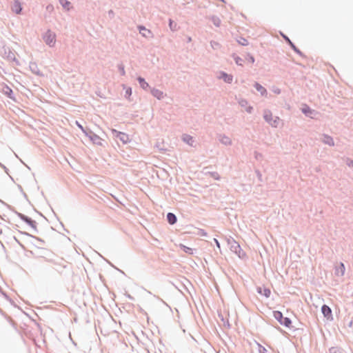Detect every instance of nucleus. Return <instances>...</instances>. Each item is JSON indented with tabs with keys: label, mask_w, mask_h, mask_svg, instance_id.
I'll return each mask as SVG.
<instances>
[{
	"label": "nucleus",
	"mask_w": 353,
	"mask_h": 353,
	"mask_svg": "<svg viewBox=\"0 0 353 353\" xmlns=\"http://www.w3.org/2000/svg\"><path fill=\"white\" fill-rule=\"evenodd\" d=\"M30 254L34 259H41L45 262L49 263L54 266V269L57 271H60L61 269H64L66 268V265L64 264L63 260L61 259H55L49 256L48 252L45 249L40 250L39 248L38 252L30 251Z\"/></svg>",
	"instance_id": "obj_1"
},
{
	"label": "nucleus",
	"mask_w": 353,
	"mask_h": 353,
	"mask_svg": "<svg viewBox=\"0 0 353 353\" xmlns=\"http://www.w3.org/2000/svg\"><path fill=\"white\" fill-rule=\"evenodd\" d=\"M273 316L281 325L286 327H290L292 324L291 319L288 317H284L281 312L278 310L274 311Z\"/></svg>",
	"instance_id": "obj_2"
},
{
	"label": "nucleus",
	"mask_w": 353,
	"mask_h": 353,
	"mask_svg": "<svg viewBox=\"0 0 353 353\" xmlns=\"http://www.w3.org/2000/svg\"><path fill=\"white\" fill-rule=\"evenodd\" d=\"M15 214L17 215V216L21 220H22L26 223H27L28 225H30L32 228L34 232H38V230L37 228V222L35 221L32 220L31 218L28 217V216H26L22 213L18 212L17 211H15Z\"/></svg>",
	"instance_id": "obj_3"
},
{
	"label": "nucleus",
	"mask_w": 353,
	"mask_h": 353,
	"mask_svg": "<svg viewBox=\"0 0 353 353\" xmlns=\"http://www.w3.org/2000/svg\"><path fill=\"white\" fill-rule=\"evenodd\" d=\"M263 118L265 121L273 127H276L279 121L278 117L273 118L272 113L269 110H265L263 113Z\"/></svg>",
	"instance_id": "obj_4"
},
{
	"label": "nucleus",
	"mask_w": 353,
	"mask_h": 353,
	"mask_svg": "<svg viewBox=\"0 0 353 353\" xmlns=\"http://www.w3.org/2000/svg\"><path fill=\"white\" fill-rule=\"evenodd\" d=\"M45 43L50 47H53L56 42V34L50 30H48L43 36Z\"/></svg>",
	"instance_id": "obj_5"
},
{
	"label": "nucleus",
	"mask_w": 353,
	"mask_h": 353,
	"mask_svg": "<svg viewBox=\"0 0 353 353\" xmlns=\"http://www.w3.org/2000/svg\"><path fill=\"white\" fill-rule=\"evenodd\" d=\"M3 57L8 61L14 62L17 65H20L19 61L16 59L14 52L9 48H3Z\"/></svg>",
	"instance_id": "obj_6"
},
{
	"label": "nucleus",
	"mask_w": 353,
	"mask_h": 353,
	"mask_svg": "<svg viewBox=\"0 0 353 353\" xmlns=\"http://www.w3.org/2000/svg\"><path fill=\"white\" fill-rule=\"evenodd\" d=\"M85 135L88 137L90 140L97 145H102L103 141H104L99 136L94 133L91 130L90 131L85 132Z\"/></svg>",
	"instance_id": "obj_7"
},
{
	"label": "nucleus",
	"mask_w": 353,
	"mask_h": 353,
	"mask_svg": "<svg viewBox=\"0 0 353 353\" xmlns=\"http://www.w3.org/2000/svg\"><path fill=\"white\" fill-rule=\"evenodd\" d=\"M112 134L117 139H119L123 143L125 144L130 141L128 134L117 131V130H112Z\"/></svg>",
	"instance_id": "obj_8"
},
{
	"label": "nucleus",
	"mask_w": 353,
	"mask_h": 353,
	"mask_svg": "<svg viewBox=\"0 0 353 353\" xmlns=\"http://www.w3.org/2000/svg\"><path fill=\"white\" fill-rule=\"evenodd\" d=\"M282 37L285 39V41L289 44L291 48L299 56L302 57H305L303 53L294 45V43L290 39V38L284 34L283 33H281Z\"/></svg>",
	"instance_id": "obj_9"
},
{
	"label": "nucleus",
	"mask_w": 353,
	"mask_h": 353,
	"mask_svg": "<svg viewBox=\"0 0 353 353\" xmlns=\"http://www.w3.org/2000/svg\"><path fill=\"white\" fill-rule=\"evenodd\" d=\"M228 245H230V249L232 252L236 254V252H239L241 251L240 245L233 239H228Z\"/></svg>",
	"instance_id": "obj_10"
},
{
	"label": "nucleus",
	"mask_w": 353,
	"mask_h": 353,
	"mask_svg": "<svg viewBox=\"0 0 353 353\" xmlns=\"http://www.w3.org/2000/svg\"><path fill=\"white\" fill-rule=\"evenodd\" d=\"M321 312L327 320L332 319V310L327 305L324 304L322 305Z\"/></svg>",
	"instance_id": "obj_11"
},
{
	"label": "nucleus",
	"mask_w": 353,
	"mask_h": 353,
	"mask_svg": "<svg viewBox=\"0 0 353 353\" xmlns=\"http://www.w3.org/2000/svg\"><path fill=\"white\" fill-rule=\"evenodd\" d=\"M29 68L33 74H35L39 77H44L43 73L40 71L37 64L35 62H30L29 64Z\"/></svg>",
	"instance_id": "obj_12"
},
{
	"label": "nucleus",
	"mask_w": 353,
	"mask_h": 353,
	"mask_svg": "<svg viewBox=\"0 0 353 353\" xmlns=\"http://www.w3.org/2000/svg\"><path fill=\"white\" fill-rule=\"evenodd\" d=\"M139 28V33L144 37L145 38H151L153 37V34L152 32L147 29L145 26H139L138 27Z\"/></svg>",
	"instance_id": "obj_13"
},
{
	"label": "nucleus",
	"mask_w": 353,
	"mask_h": 353,
	"mask_svg": "<svg viewBox=\"0 0 353 353\" xmlns=\"http://www.w3.org/2000/svg\"><path fill=\"white\" fill-rule=\"evenodd\" d=\"M219 79H221L224 82L227 83H231L233 80V76L232 74H228L224 71H221L219 72Z\"/></svg>",
	"instance_id": "obj_14"
},
{
	"label": "nucleus",
	"mask_w": 353,
	"mask_h": 353,
	"mask_svg": "<svg viewBox=\"0 0 353 353\" xmlns=\"http://www.w3.org/2000/svg\"><path fill=\"white\" fill-rule=\"evenodd\" d=\"M345 268L343 263L340 262L338 265L335 266L334 273L336 276H343L345 273Z\"/></svg>",
	"instance_id": "obj_15"
},
{
	"label": "nucleus",
	"mask_w": 353,
	"mask_h": 353,
	"mask_svg": "<svg viewBox=\"0 0 353 353\" xmlns=\"http://www.w3.org/2000/svg\"><path fill=\"white\" fill-rule=\"evenodd\" d=\"M219 141L225 145H230L232 144V140L228 136L224 134H219Z\"/></svg>",
	"instance_id": "obj_16"
},
{
	"label": "nucleus",
	"mask_w": 353,
	"mask_h": 353,
	"mask_svg": "<svg viewBox=\"0 0 353 353\" xmlns=\"http://www.w3.org/2000/svg\"><path fill=\"white\" fill-rule=\"evenodd\" d=\"M3 93L6 95L9 99L14 100V95L12 90L7 85H3L2 88Z\"/></svg>",
	"instance_id": "obj_17"
},
{
	"label": "nucleus",
	"mask_w": 353,
	"mask_h": 353,
	"mask_svg": "<svg viewBox=\"0 0 353 353\" xmlns=\"http://www.w3.org/2000/svg\"><path fill=\"white\" fill-rule=\"evenodd\" d=\"M256 292L266 298H269L271 294L270 290L267 288L257 287Z\"/></svg>",
	"instance_id": "obj_18"
},
{
	"label": "nucleus",
	"mask_w": 353,
	"mask_h": 353,
	"mask_svg": "<svg viewBox=\"0 0 353 353\" xmlns=\"http://www.w3.org/2000/svg\"><path fill=\"white\" fill-rule=\"evenodd\" d=\"M150 92L153 97H156L159 100L162 99L164 97L163 92L159 89L152 88Z\"/></svg>",
	"instance_id": "obj_19"
},
{
	"label": "nucleus",
	"mask_w": 353,
	"mask_h": 353,
	"mask_svg": "<svg viewBox=\"0 0 353 353\" xmlns=\"http://www.w3.org/2000/svg\"><path fill=\"white\" fill-rule=\"evenodd\" d=\"M254 88L261 93L262 96H266L268 94L267 90L260 83L255 82L254 84Z\"/></svg>",
	"instance_id": "obj_20"
},
{
	"label": "nucleus",
	"mask_w": 353,
	"mask_h": 353,
	"mask_svg": "<svg viewBox=\"0 0 353 353\" xmlns=\"http://www.w3.org/2000/svg\"><path fill=\"white\" fill-rule=\"evenodd\" d=\"M301 112L306 116L312 118V114L314 112V110H312L307 105H304L301 109Z\"/></svg>",
	"instance_id": "obj_21"
},
{
	"label": "nucleus",
	"mask_w": 353,
	"mask_h": 353,
	"mask_svg": "<svg viewBox=\"0 0 353 353\" xmlns=\"http://www.w3.org/2000/svg\"><path fill=\"white\" fill-rule=\"evenodd\" d=\"M167 221L170 225H174L177 221L176 216L172 212H168L166 216Z\"/></svg>",
	"instance_id": "obj_22"
},
{
	"label": "nucleus",
	"mask_w": 353,
	"mask_h": 353,
	"mask_svg": "<svg viewBox=\"0 0 353 353\" xmlns=\"http://www.w3.org/2000/svg\"><path fill=\"white\" fill-rule=\"evenodd\" d=\"M182 139L185 143H186L187 144H188L190 146H192L194 143L193 137L187 134H183Z\"/></svg>",
	"instance_id": "obj_23"
},
{
	"label": "nucleus",
	"mask_w": 353,
	"mask_h": 353,
	"mask_svg": "<svg viewBox=\"0 0 353 353\" xmlns=\"http://www.w3.org/2000/svg\"><path fill=\"white\" fill-rule=\"evenodd\" d=\"M322 141L330 146H333L334 145V140L332 137L327 134H323V138L322 139Z\"/></svg>",
	"instance_id": "obj_24"
},
{
	"label": "nucleus",
	"mask_w": 353,
	"mask_h": 353,
	"mask_svg": "<svg viewBox=\"0 0 353 353\" xmlns=\"http://www.w3.org/2000/svg\"><path fill=\"white\" fill-rule=\"evenodd\" d=\"M137 81H139V83L142 89L144 90H146L148 88H150V85L148 82L145 80L144 78L141 77H139L137 78Z\"/></svg>",
	"instance_id": "obj_25"
},
{
	"label": "nucleus",
	"mask_w": 353,
	"mask_h": 353,
	"mask_svg": "<svg viewBox=\"0 0 353 353\" xmlns=\"http://www.w3.org/2000/svg\"><path fill=\"white\" fill-rule=\"evenodd\" d=\"M12 9V11L14 12H15L16 14H20L22 10V8H21L20 2L19 1H15Z\"/></svg>",
	"instance_id": "obj_26"
},
{
	"label": "nucleus",
	"mask_w": 353,
	"mask_h": 353,
	"mask_svg": "<svg viewBox=\"0 0 353 353\" xmlns=\"http://www.w3.org/2000/svg\"><path fill=\"white\" fill-rule=\"evenodd\" d=\"M181 249L184 251L185 253L189 254H194V249L189 248L185 245L180 244Z\"/></svg>",
	"instance_id": "obj_27"
},
{
	"label": "nucleus",
	"mask_w": 353,
	"mask_h": 353,
	"mask_svg": "<svg viewBox=\"0 0 353 353\" xmlns=\"http://www.w3.org/2000/svg\"><path fill=\"white\" fill-rule=\"evenodd\" d=\"M20 233L23 234V235L30 236V237L35 239L37 241L41 243V244H44L45 243V241L43 239H40L39 237H37L35 236H33V235H32V234H29V233H28L26 232H20Z\"/></svg>",
	"instance_id": "obj_28"
},
{
	"label": "nucleus",
	"mask_w": 353,
	"mask_h": 353,
	"mask_svg": "<svg viewBox=\"0 0 353 353\" xmlns=\"http://www.w3.org/2000/svg\"><path fill=\"white\" fill-rule=\"evenodd\" d=\"M59 3L66 10H70V2L68 0H59Z\"/></svg>",
	"instance_id": "obj_29"
},
{
	"label": "nucleus",
	"mask_w": 353,
	"mask_h": 353,
	"mask_svg": "<svg viewBox=\"0 0 353 353\" xmlns=\"http://www.w3.org/2000/svg\"><path fill=\"white\" fill-rule=\"evenodd\" d=\"M211 21L216 27H219L221 25V19L216 16H212Z\"/></svg>",
	"instance_id": "obj_30"
},
{
	"label": "nucleus",
	"mask_w": 353,
	"mask_h": 353,
	"mask_svg": "<svg viewBox=\"0 0 353 353\" xmlns=\"http://www.w3.org/2000/svg\"><path fill=\"white\" fill-rule=\"evenodd\" d=\"M232 57H233V59H234V61H235V63H236V65H241V66H242V65H243V63H243V59H242L240 57L237 56V55H236V54H233L232 55Z\"/></svg>",
	"instance_id": "obj_31"
},
{
	"label": "nucleus",
	"mask_w": 353,
	"mask_h": 353,
	"mask_svg": "<svg viewBox=\"0 0 353 353\" xmlns=\"http://www.w3.org/2000/svg\"><path fill=\"white\" fill-rule=\"evenodd\" d=\"M236 41L238 42L239 44L243 46H246L249 44L248 41L244 37H239V39H236Z\"/></svg>",
	"instance_id": "obj_32"
},
{
	"label": "nucleus",
	"mask_w": 353,
	"mask_h": 353,
	"mask_svg": "<svg viewBox=\"0 0 353 353\" xmlns=\"http://www.w3.org/2000/svg\"><path fill=\"white\" fill-rule=\"evenodd\" d=\"M177 25L171 19H169V27L172 31H176Z\"/></svg>",
	"instance_id": "obj_33"
},
{
	"label": "nucleus",
	"mask_w": 353,
	"mask_h": 353,
	"mask_svg": "<svg viewBox=\"0 0 353 353\" xmlns=\"http://www.w3.org/2000/svg\"><path fill=\"white\" fill-rule=\"evenodd\" d=\"M330 353H342L343 350L337 347H332L329 350Z\"/></svg>",
	"instance_id": "obj_34"
},
{
	"label": "nucleus",
	"mask_w": 353,
	"mask_h": 353,
	"mask_svg": "<svg viewBox=\"0 0 353 353\" xmlns=\"http://www.w3.org/2000/svg\"><path fill=\"white\" fill-rule=\"evenodd\" d=\"M210 46L214 50H217V49L220 48V47H221V45L219 44V43L214 41H210Z\"/></svg>",
	"instance_id": "obj_35"
},
{
	"label": "nucleus",
	"mask_w": 353,
	"mask_h": 353,
	"mask_svg": "<svg viewBox=\"0 0 353 353\" xmlns=\"http://www.w3.org/2000/svg\"><path fill=\"white\" fill-rule=\"evenodd\" d=\"M118 70L120 72L121 75L124 76L125 74V68L123 63L118 65Z\"/></svg>",
	"instance_id": "obj_36"
},
{
	"label": "nucleus",
	"mask_w": 353,
	"mask_h": 353,
	"mask_svg": "<svg viewBox=\"0 0 353 353\" xmlns=\"http://www.w3.org/2000/svg\"><path fill=\"white\" fill-rule=\"evenodd\" d=\"M246 59L252 63H254L255 61L254 57L250 53L247 54Z\"/></svg>",
	"instance_id": "obj_37"
},
{
	"label": "nucleus",
	"mask_w": 353,
	"mask_h": 353,
	"mask_svg": "<svg viewBox=\"0 0 353 353\" xmlns=\"http://www.w3.org/2000/svg\"><path fill=\"white\" fill-rule=\"evenodd\" d=\"M132 94V88L130 87H128L126 88L125 92V97L129 98Z\"/></svg>",
	"instance_id": "obj_38"
},
{
	"label": "nucleus",
	"mask_w": 353,
	"mask_h": 353,
	"mask_svg": "<svg viewBox=\"0 0 353 353\" xmlns=\"http://www.w3.org/2000/svg\"><path fill=\"white\" fill-rule=\"evenodd\" d=\"M236 254H237L240 259H243L245 256V253L241 248L239 252H236Z\"/></svg>",
	"instance_id": "obj_39"
},
{
	"label": "nucleus",
	"mask_w": 353,
	"mask_h": 353,
	"mask_svg": "<svg viewBox=\"0 0 353 353\" xmlns=\"http://www.w3.org/2000/svg\"><path fill=\"white\" fill-rule=\"evenodd\" d=\"M76 124L79 127V128H80L82 130V132L84 134H85V132H86V131H90V129L83 128V127L78 121H76Z\"/></svg>",
	"instance_id": "obj_40"
},
{
	"label": "nucleus",
	"mask_w": 353,
	"mask_h": 353,
	"mask_svg": "<svg viewBox=\"0 0 353 353\" xmlns=\"http://www.w3.org/2000/svg\"><path fill=\"white\" fill-rule=\"evenodd\" d=\"M255 173H256V176H257L258 179H259L260 181H262V174H261V172H260L259 170H256L255 171Z\"/></svg>",
	"instance_id": "obj_41"
},
{
	"label": "nucleus",
	"mask_w": 353,
	"mask_h": 353,
	"mask_svg": "<svg viewBox=\"0 0 353 353\" xmlns=\"http://www.w3.org/2000/svg\"><path fill=\"white\" fill-rule=\"evenodd\" d=\"M247 104H248V101H247V100H245V99H241V101H239V105H240L241 107H244V106H245Z\"/></svg>",
	"instance_id": "obj_42"
},
{
	"label": "nucleus",
	"mask_w": 353,
	"mask_h": 353,
	"mask_svg": "<svg viewBox=\"0 0 353 353\" xmlns=\"http://www.w3.org/2000/svg\"><path fill=\"white\" fill-rule=\"evenodd\" d=\"M199 234L202 236H207V232L203 230V229H201L199 232Z\"/></svg>",
	"instance_id": "obj_43"
},
{
	"label": "nucleus",
	"mask_w": 353,
	"mask_h": 353,
	"mask_svg": "<svg viewBox=\"0 0 353 353\" xmlns=\"http://www.w3.org/2000/svg\"><path fill=\"white\" fill-rule=\"evenodd\" d=\"M54 10V7L52 4H49L46 6V10L48 12H52Z\"/></svg>",
	"instance_id": "obj_44"
},
{
	"label": "nucleus",
	"mask_w": 353,
	"mask_h": 353,
	"mask_svg": "<svg viewBox=\"0 0 353 353\" xmlns=\"http://www.w3.org/2000/svg\"><path fill=\"white\" fill-rule=\"evenodd\" d=\"M347 165L349 166V167H352L353 168V160H347Z\"/></svg>",
	"instance_id": "obj_45"
},
{
	"label": "nucleus",
	"mask_w": 353,
	"mask_h": 353,
	"mask_svg": "<svg viewBox=\"0 0 353 353\" xmlns=\"http://www.w3.org/2000/svg\"><path fill=\"white\" fill-rule=\"evenodd\" d=\"M254 156H255V158L256 159H259V158H261L262 157V154L259 153V152H254Z\"/></svg>",
	"instance_id": "obj_46"
},
{
	"label": "nucleus",
	"mask_w": 353,
	"mask_h": 353,
	"mask_svg": "<svg viewBox=\"0 0 353 353\" xmlns=\"http://www.w3.org/2000/svg\"><path fill=\"white\" fill-rule=\"evenodd\" d=\"M252 110H253V108L252 106H248L246 108V112L248 113H252Z\"/></svg>",
	"instance_id": "obj_47"
},
{
	"label": "nucleus",
	"mask_w": 353,
	"mask_h": 353,
	"mask_svg": "<svg viewBox=\"0 0 353 353\" xmlns=\"http://www.w3.org/2000/svg\"><path fill=\"white\" fill-rule=\"evenodd\" d=\"M212 175L216 179H219V174L217 172H213L212 174Z\"/></svg>",
	"instance_id": "obj_48"
},
{
	"label": "nucleus",
	"mask_w": 353,
	"mask_h": 353,
	"mask_svg": "<svg viewBox=\"0 0 353 353\" xmlns=\"http://www.w3.org/2000/svg\"><path fill=\"white\" fill-rule=\"evenodd\" d=\"M125 296L130 301H134V298L132 296H131L130 294H126Z\"/></svg>",
	"instance_id": "obj_49"
},
{
	"label": "nucleus",
	"mask_w": 353,
	"mask_h": 353,
	"mask_svg": "<svg viewBox=\"0 0 353 353\" xmlns=\"http://www.w3.org/2000/svg\"><path fill=\"white\" fill-rule=\"evenodd\" d=\"M214 241L216 243V247L219 249H220L221 247H220V243H219V241L216 239H214Z\"/></svg>",
	"instance_id": "obj_50"
},
{
	"label": "nucleus",
	"mask_w": 353,
	"mask_h": 353,
	"mask_svg": "<svg viewBox=\"0 0 353 353\" xmlns=\"http://www.w3.org/2000/svg\"><path fill=\"white\" fill-rule=\"evenodd\" d=\"M0 166L5 170L6 172H8V169L1 163H0Z\"/></svg>",
	"instance_id": "obj_51"
},
{
	"label": "nucleus",
	"mask_w": 353,
	"mask_h": 353,
	"mask_svg": "<svg viewBox=\"0 0 353 353\" xmlns=\"http://www.w3.org/2000/svg\"><path fill=\"white\" fill-rule=\"evenodd\" d=\"M273 92H274L275 94H280V93H281V89H279V88H276V89H274V90H273Z\"/></svg>",
	"instance_id": "obj_52"
},
{
	"label": "nucleus",
	"mask_w": 353,
	"mask_h": 353,
	"mask_svg": "<svg viewBox=\"0 0 353 353\" xmlns=\"http://www.w3.org/2000/svg\"><path fill=\"white\" fill-rule=\"evenodd\" d=\"M108 14L110 17H112L114 16V12L113 10H110L108 11Z\"/></svg>",
	"instance_id": "obj_53"
},
{
	"label": "nucleus",
	"mask_w": 353,
	"mask_h": 353,
	"mask_svg": "<svg viewBox=\"0 0 353 353\" xmlns=\"http://www.w3.org/2000/svg\"><path fill=\"white\" fill-rule=\"evenodd\" d=\"M14 240L21 245V246H23L20 242L17 239V238L14 237Z\"/></svg>",
	"instance_id": "obj_54"
},
{
	"label": "nucleus",
	"mask_w": 353,
	"mask_h": 353,
	"mask_svg": "<svg viewBox=\"0 0 353 353\" xmlns=\"http://www.w3.org/2000/svg\"><path fill=\"white\" fill-rule=\"evenodd\" d=\"M159 150H166L165 149H163V148H159Z\"/></svg>",
	"instance_id": "obj_55"
},
{
	"label": "nucleus",
	"mask_w": 353,
	"mask_h": 353,
	"mask_svg": "<svg viewBox=\"0 0 353 353\" xmlns=\"http://www.w3.org/2000/svg\"><path fill=\"white\" fill-rule=\"evenodd\" d=\"M23 195H24V196H25V197H26V196H26V193H24V192H23Z\"/></svg>",
	"instance_id": "obj_56"
},
{
	"label": "nucleus",
	"mask_w": 353,
	"mask_h": 353,
	"mask_svg": "<svg viewBox=\"0 0 353 353\" xmlns=\"http://www.w3.org/2000/svg\"><path fill=\"white\" fill-rule=\"evenodd\" d=\"M190 40H191V38H190V37H189V38L188 39V41H190Z\"/></svg>",
	"instance_id": "obj_57"
},
{
	"label": "nucleus",
	"mask_w": 353,
	"mask_h": 353,
	"mask_svg": "<svg viewBox=\"0 0 353 353\" xmlns=\"http://www.w3.org/2000/svg\"><path fill=\"white\" fill-rule=\"evenodd\" d=\"M352 322H350V323H349V325H350V326H351V325H352Z\"/></svg>",
	"instance_id": "obj_58"
}]
</instances>
